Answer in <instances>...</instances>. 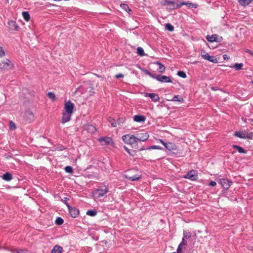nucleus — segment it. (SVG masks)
I'll return each instance as SVG.
<instances>
[{
	"mask_svg": "<svg viewBox=\"0 0 253 253\" xmlns=\"http://www.w3.org/2000/svg\"><path fill=\"white\" fill-rule=\"evenodd\" d=\"M122 140L125 143L130 144L133 148L139 150L135 136L130 134H126L122 136Z\"/></svg>",
	"mask_w": 253,
	"mask_h": 253,
	"instance_id": "nucleus-1",
	"label": "nucleus"
},
{
	"mask_svg": "<svg viewBox=\"0 0 253 253\" xmlns=\"http://www.w3.org/2000/svg\"><path fill=\"white\" fill-rule=\"evenodd\" d=\"M223 58L224 60H228L229 58V56H227V55H226V54H224L223 55Z\"/></svg>",
	"mask_w": 253,
	"mask_h": 253,
	"instance_id": "nucleus-59",
	"label": "nucleus"
},
{
	"mask_svg": "<svg viewBox=\"0 0 253 253\" xmlns=\"http://www.w3.org/2000/svg\"><path fill=\"white\" fill-rule=\"evenodd\" d=\"M163 6H167L166 9L168 10H174L175 2L170 0H163L160 2Z\"/></svg>",
	"mask_w": 253,
	"mask_h": 253,
	"instance_id": "nucleus-7",
	"label": "nucleus"
},
{
	"mask_svg": "<svg viewBox=\"0 0 253 253\" xmlns=\"http://www.w3.org/2000/svg\"><path fill=\"white\" fill-rule=\"evenodd\" d=\"M179 244H182V246L186 247L187 246V242L184 238H183L181 242Z\"/></svg>",
	"mask_w": 253,
	"mask_h": 253,
	"instance_id": "nucleus-51",
	"label": "nucleus"
},
{
	"mask_svg": "<svg viewBox=\"0 0 253 253\" xmlns=\"http://www.w3.org/2000/svg\"><path fill=\"white\" fill-rule=\"evenodd\" d=\"M157 140L159 141L162 144H163L165 142L164 140L161 139H157Z\"/></svg>",
	"mask_w": 253,
	"mask_h": 253,
	"instance_id": "nucleus-60",
	"label": "nucleus"
},
{
	"mask_svg": "<svg viewBox=\"0 0 253 253\" xmlns=\"http://www.w3.org/2000/svg\"><path fill=\"white\" fill-rule=\"evenodd\" d=\"M9 28L11 30H16V23L15 21H10L8 22Z\"/></svg>",
	"mask_w": 253,
	"mask_h": 253,
	"instance_id": "nucleus-32",
	"label": "nucleus"
},
{
	"mask_svg": "<svg viewBox=\"0 0 253 253\" xmlns=\"http://www.w3.org/2000/svg\"><path fill=\"white\" fill-rule=\"evenodd\" d=\"M69 200V198L67 197H64L63 199H61V201L65 204L67 208H68L69 207H70L71 206L68 203V201Z\"/></svg>",
	"mask_w": 253,
	"mask_h": 253,
	"instance_id": "nucleus-44",
	"label": "nucleus"
},
{
	"mask_svg": "<svg viewBox=\"0 0 253 253\" xmlns=\"http://www.w3.org/2000/svg\"><path fill=\"white\" fill-rule=\"evenodd\" d=\"M15 125L14 123H13L12 121L9 122V127L10 129L14 130L15 128Z\"/></svg>",
	"mask_w": 253,
	"mask_h": 253,
	"instance_id": "nucleus-50",
	"label": "nucleus"
},
{
	"mask_svg": "<svg viewBox=\"0 0 253 253\" xmlns=\"http://www.w3.org/2000/svg\"><path fill=\"white\" fill-rule=\"evenodd\" d=\"M219 183L221 184L223 189L228 190L233 182L231 180L227 178H220Z\"/></svg>",
	"mask_w": 253,
	"mask_h": 253,
	"instance_id": "nucleus-5",
	"label": "nucleus"
},
{
	"mask_svg": "<svg viewBox=\"0 0 253 253\" xmlns=\"http://www.w3.org/2000/svg\"><path fill=\"white\" fill-rule=\"evenodd\" d=\"M64 222L63 219L61 217H57L55 219V223L57 225H61Z\"/></svg>",
	"mask_w": 253,
	"mask_h": 253,
	"instance_id": "nucleus-38",
	"label": "nucleus"
},
{
	"mask_svg": "<svg viewBox=\"0 0 253 253\" xmlns=\"http://www.w3.org/2000/svg\"><path fill=\"white\" fill-rule=\"evenodd\" d=\"M234 136L240 138L246 139L247 130L236 131L234 132Z\"/></svg>",
	"mask_w": 253,
	"mask_h": 253,
	"instance_id": "nucleus-15",
	"label": "nucleus"
},
{
	"mask_svg": "<svg viewBox=\"0 0 253 253\" xmlns=\"http://www.w3.org/2000/svg\"><path fill=\"white\" fill-rule=\"evenodd\" d=\"M145 96L151 98V99L154 102L159 101L160 97L157 93H145Z\"/></svg>",
	"mask_w": 253,
	"mask_h": 253,
	"instance_id": "nucleus-14",
	"label": "nucleus"
},
{
	"mask_svg": "<svg viewBox=\"0 0 253 253\" xmlns=\"http://www.w3.org/2000/svg\"><path fill=\"white\" fill-rule=\"evenodd\" d=\"M88 128H87V129H89L92 132H94V130H95L96 129V128L92 125H88Z\"/></svg>",
	"mask_w": 253,
	"mask_h": 253,
	"instance_id": "nucleus-53",
	"label": "nucleus"
},
{
	"mask_svg": "<svg viewBox=\"0 0 253 253\" xmlns=\"http://www.w3.org/2000/svg\"><path fill=\"white\" fill-rule=\"evenodd\" d=\"M88 92L89 93V95H92L94 93V87H93L92 84H91V86L90 87V89H89Z\"/></svg>",
	"mask_w": 253,
	"mask_h": 253,
	"instance_id": "nucleus-52",
	"label": "nucleus"
},
{
	"mask_svg": "<svg viewBox=\"0 0 253 253\" xmlns=\"http://www.w3.org/2000/svg\"><path fill=\"white\" fill-rule=\"evenodd\" d=\"M108 120L109 122V123L111 124V125L113 127L117 126L116 121L113 118L109 117L108 119Z\"/></svg>",
	"mask_w": 253,
	"mask_h": 253,
	"instance_id": "nucleus-37",
	"label": "nucleus"
},
{
	"mask_svg": "<svg viewBox=\"0 0 253 253\" xmlns=\"http://www.w3.org/2000/svg\"><path fill=\"white\" fill-rule=\"evenodd\" d=\"M239 3L242 6L248 5L253 0H238Z\"/></svg>",
	"mask_w": 253,
	"mask_h": 253,
	"instance_id": "nucleus-28",
	"label": "nucleus"
},
{
	"mask_svg": "<svg viewBox=\"0 0 253 253\" xmlns=\"http://www.w3.org/2000/svg\"><path fill=\"white\" fill-rule=\"evenodd\" d=\"M124 148L125 150V151L126 152H127L129 154V155H130L131 156L133 157L135 155V153H136L135 151H134V150L131 151L129 149H128L126 146H124Z\"/></svg>",
	"mask_w": 253,
	"mask_h": 253,
	"instance_id": "nucleus-34",
	"label": "nucleus"
},
{
	"mask_svg": "<svg viewBox=\"0 0 253 253\" xmlns=\"http://www.w3.org/2000/svg\"><path fill=\"white\" fill-rule=\"evenodd\" d=\"M86 214L90 216H94L97 215V211L95 210H89L86 211Z\"/></svg>",
	"mask_w": 253,
	"mask_h": 253,
	"instance_id": "nucleus-30",
	"label": "nucleus"
},
{
	"mask_svg": "<svg viewBox=\"0 0 253 253\" xmlns=\"http://www.w3.org/2000/svg\"><path fill=\"white\" fill-rule=\"evenodd\" d=\"M165 69H166L165 67L162 64L159 65V72L160 73H163V72H164L165 71Z\"/></svg>",
	"mask_w": 253,
	"mask_h": 253,
	"instance_id": "nucleus-46",
	"label": "nucleus"
},
{
	"mask_svg": "<svg viewBox=\"0 0 253 253\" xmlns=\"http://www.w3.org/2000/svg\"><path fill=\"white\" fill-rule=\"evenodd\" d=\"M185 1L180 2L179 3H175L174 4V9L180 8L182 5H185Z\"/></svg>",
	"mask_w": 253,
	"mask_h": 253,
	"instance_id": "nucleus-43",
	"label": "nucleus"
},
{
	"mask_svg": "<svg viewBox=\"0 0 253 253\" xmlns=\"http://www.w3.org/2000/svg\"><path fill=\"white\" fill-rule=\"evenodd\" d=\"M125 121V118L123 117L119 118L116 121L117 125H121V124H123L124 123Z\"/></svg>",
	"mask_w": 253,
	"mask_h": 253,
	"instance_id": "nucleus-45",
	"label": "nucleus"
},
{
	"mask_svg": "<svg viewBox=\"0 0 253 253\" xmlns=\"http://www.w3.org/2000/svg\"><path fill=\"white\" fill-rule=\"evenodd\" d=\"M17 178L18 179V180L19 181H20V180H22V179H21V178H18V177H17Z\"/></svg>",
	"mask_w": 253,
	"mask_h": 253,
	"instance_id": "nucleus-64",
	"label": "nucleus"
},
{
	"mask_svg": "<svg viewBox=\"0 0 253 253\" xmlns=\"http://www.w3.org/2000/svg\"><path fill=\"white\" fill-rule=\"evenodd\" d=\"M47 96L51 99L52 101H54L56 100V96L55 94L52 92H48L47 93Z\"/></svg>",
	"mask_w": 253,
	"mask_h": 253,
	"instance_id": "nucleus-41",
	"label": "nucleus"
},
{
	"mask_svg": "<svg viewBox=\"0 0 253 253\" xmlns=\"http://www.w3.org/2000/svg\"><path fill=\"white\" fill-rule=\"evenodd\" d=\"M126 177L132 181H134L138 180L141 177V175L135 174L132 176H126Z\"/></svg>",
	"mask_w": 253,
	"mask_h": 253,
	"instance_id": "nucleus-23",
	"label": "nucleus"
},
{
	"mask_svg": "<svg viewBox=\"0 0 253 253\" xmlns=\"http://www.w3.org/2000/svg\"><path fill=\"white\" fill-rule=\"evenodd\" d=\"M177 76L182 78L185 79L187 77L186 73L183 71H179L177 73Z\"/></svg>",
	"mask_w": 253,
	"mask_h": 253,
	"instance_id": "nucleus-39",
	"label": "nucleus"
},
{
	"mask_svg": "<svg viewBox=\"0 0 253 253\" xmlns=\"http://www.w3.org/2000/svg\"><path fill=\"white\" fill-rule=\"evenodd\" d=\"M5 55V52L3 48L0 46V56L2 57Z\"/></svg>",
	"mask_w": 253,
	"mask_h": 253,
	"instance_id": "nucleus-54",
	"label": "nucleus"
},
{
	"mask_svg": "<svg viewBox=\"0 0 253 253\" xmlns=\"http://www.w3.org/2000/svg\"><path fill=\"white\" fill-rule=\"evenodd\" d=\"M151 149H159V150H164V149L160 146L152 145L149 147L145 148L144 146H142L139 149V151H142L145 150H151Z\"/></svg>",
	"mask_w": 253,
	"mask_h": 253,
	"instance_id": "nucleus-18",
	"label": "nucleus"
},
{
	"mask_svg": "<svg viewBox=\"0 0 253 253\" xmlns=\"http://www.w3.org/2000/svg\"><path fill=\"white\" fill-rule=\"evenodd\" d=\"M140 69H141V71L143 72L146 75H147L149 76L150 77H151V78H152L153 79L155 78V77H156V74H152V73H151L150 71H149L148 70H147L145 68H140Z\"/></svg>",
	"mask_w": 253,
	"mask_h": 253,
	"instance_id": "nucleus-25",
	"label": "nucleus"
},
{
	"mask_svg": "<svg viewBox=\"0 0 253 253\" xmlns=\"http://www.w3.org/2000/svg\"><path fill=\"white\" fill-rule=\"evenodd\" d=\"M57 149L58 150L61 151L66 149V148L63 145H61L58 146Z\"/></svg>",
	"mask_w": 253,
	"mask_h": 253,
	"instance_id": "nucleus-57",
	"label": "nucleus"
},
{
	"mask_svg": "<svg viewBox=\"0 0 253 253\" xmlns=\"http://www.w3.org/2000/svg\"><path fill=\"white\" fill-rule=\"evenodd\" d=\"M168 144V142H164L162 144L165 146V147L166 148L167 147V145Z\"/></svg>",
	"mask_w": 253,
	"mask_h": 253,
	"instance_id": "nucleus-61",
	"label": "nucleus"
},
{
	"mask_svg": "<svg viewBox=\"0 0 253 253\" xmlns=\"http://www.w3.org/2000/svg\"><path fill=\"white\" fill-rule=\"evenodd\" d=\"M75 108V105L70 100H69L65 103L64 110L65 112L68 114H72L73 113V110Z\"/></svg>",
	"mask_w": 253,
	"mask_h": 253,
	"instance_id": "nucleus-8",
	"label": "nucleus"
},
{
	"mask_svg": "<svg viewBox=\"0 0 253 253\" xmlns=\"http://www.w3.org/2000/svg\"><path fill=\"white\" fill-rule=\"evenodd\" d=\"M72 114H68L67 112H63L62 117L61 123L62 124H65L68 122H69L71 120V116Z\"/></svg>",
	"mask_w": 253,
	"mask_h": 253,
	"instance_id": "nucleus-17",
	"label": "nucleus"
},
{
	"mask_svg": "<svg viewBox=\"0 0 253 253\" xmlns=\"http://www.w3.org/2000/svg\"><path fill=\"white\" fill-rule=\"evenodd\" d=\"M17 253H30V252L27 250L19 249L17 250Z\"/></svg>",
	"mask_w": 253,
	"mask_h": 253,
	"instance_id": "nucleus-49",
	"label": "nucleus"
},
{
	"mask_svg": "<svg viewBox=\"0 0 253 253\" xmlns=\"http://www.w3.org/2000/svg\"><path fill=\"white\" fill-rule=\"evenodd\" d=\"M245 52H247V53H249L251 55L253 56V51H252V50H250L249 49H246L245 50Z\"/></svg>",
	"mask_w": 253,
	"mask_h": 253,
	"instance_id": "nucleus-58",
	"label": "nucleus"
},
{
	"mask_svg": "<svg viewBox=\"0 0 253 253\" xmlns=\"http://www.w3.org/2000/svg\"><path fill=\"white\" fill-rule=\"evenodd\" d=\"M156 64H158V65H160V64H161L162 63L160 62V61H157L156 62Z\"/></svg>",
	"mask_w": 253,
	"mask_h": 253,
	"instance_id": "nucleus-63",
	"label": "nucleus"
},
{
	"mask_svg": "<svg viewBox=\"0 0 253 253\" xmlns=\"http://www.w3.org/2000/svg\"><path fill=\"white\" fill-rule=\"evenodd\" d=\"M23 118L26 122L31 123L34 120V115L32 111L27 110L24 112Z\"/></svg>",
	"mask_w": 253,
	"mask_h": 253,
	"instance_id": "nucleus-6",
	"label": "nucleus"
},
{
	"mask_svg": "<svg viewBox=\"0 0 253 253\" xmlns=\"http://www.w3.org/2000/svg\"><path fill=\"white\" fill-rule=\"evenodd\" d=\"M124 77V75L123 74H121V73H120V74H117L116 76H115V77L118 79H119L120 78H122Z\"/></svg>",
	"mask_w": 253,
	"mask_h": 253,
	"instance_id": "nucleus-55",
	"label": "nucleus"
},
{
	"mask_svg": "<svg viewBox=\"0 0 253 253\" xmlns=\"http://www.w3.org/2000/svg\"><path fill=\"white\" fill-rule=\"evenodd\" d=\"M120 6L122 7V9L125 10L128 13L131 12V9L129 8L128 5L127 4L121 3Z\"/></svg>",
	"mask_w": 253,
	"mask_h": 253,
	"instance_id": "nucleus-31",
	"label": "nucleus"
},
{
	"mask_svg": "<svg viewBox=\"0 0 253 253\" xmlns=\"http://www.w3.org/2000/svg\"><path fill=\"white\" fill-rule=\"evenodd\" d=\"M171 100L173 101H177L180 103H182L184 102L183 98L182 96L178 95H174Z\"/></svg>",
	"mask_w": 253,
	"mask_h": 253,
	"instance_id": "nucleus-27",
	"label": "nucleus"
},
{
	"mask_svg": "<svg viewBox=\"0 0 253 253\" xmlns=\"http://www.w3.org/2000/svg\"><path fill=\"white\" fill-rule=\"evenodd\" d=\"M98 141L102 145H113L114 142L111 138L109 137H101Z\"/></svg>",
	"mask_w": 253,
	"mask_h": 253,
	"instance_id": "nucleus-9",
	"label": "nucleus"
},
{
	"mask_svg": "<svg viewBox=\"0 0 253 253\" xmlns=\"http://www.w3.org/2000/svg\"><path fill=\"white\" fill-rule=\"evenodd\" d=\"M63 252V248L58 245H56L51 250V253H62Z\"/></svg>",
	"mask_w": 253,
	"mask_h": 253,
	"instance_id": "nucleus-19",
	"label": "nucleus"
},
{
	"mask_svg": "<svg viewBox=\"0 0 253 253\" xmlns=\"http://www.w3.org/2000/svg\"><path fill=\"white\" fill-rule=\"evenodd\" d=\"M101 242L103 244H105L107 243V241L106 240H103V241H101Z\"/></svg>",
	"mask_w": 253,
	"mask_h": 253,
	"instance_id": "nucleus-62",
	"label": "nucleus"
},
{
	"mask_svg": "<svg viewBox=\"0 0 253 253\" xmlns=\"http://www.w3.org/2000/svg\"><path fill=\"white\" fill-rule=\"evenodd\" d=\"M165 29L169 32H172L174 31V26L171 24L170 23H167L165 25Z\"/></svg>",
	"mask_w": 253,
	"mask_h": 253,
	"instance_id": "nucleus-29",
	"label": "nucleus"
},
{
	"mask_svg": "<svg viewBox=\"0 0 253 253\" xmlns=\"http://www.w3.org/2000/svg\"><path fill=\"white\" fill-rule=\"evenodd\" d=\"M133 118V121L137 123L144 122L146 119V117L143 115H136Z\"/></svg>",
	"mask_w": 253,
	"mask_h": 253,
	"instance_id": "nucleus-16",
	"label": "nucleus"
},
{
	"mask_svg": "<svg viewBox=\"0 0 253 253\" xmlns=\"http://www.w3.org/2000/svg\"><path fill=\"white\" fill-rule=\"evenodd\" d=\"M246 138L253 139V132H248L247 131Z\"/></svg>",
	"mask_w": 253,
	"mask_h": 253,
	"instance_id": "nucleus-47",
	"label": "nucleus"
},
{
	"mask_svg": "<svg viewBox=\"0 0 253 253\" xmlns=\"http://www.w3.org/2000/svg\"><path fill=\"white\" fill-rule=\"evenodd\" d=\"M155 79L162 83H172V81L169 77L161 74H156Z\"/></svg>",
	"mask_w": 253,
	"mask_h": 253,
	"instance_id": "nucleus-10",
	"label": "nucleus"
},
{
	"mask_svg": "<svg viewBox=\"0 0 253 253\" xmlns=\"http://www.w3.org/2000/svg\"><path fill=\"white\" fill-rule=\"evenodd\" d=\"M104 188H97L95 189L92 192V194L95 198H99L105 195L108 192V188L106 186Z\"/></svg>",
	"mask_w": 253,
	"mask_h": 253,
	"instance_id": "nucleus-2",
	"label": "nucleus"
},
{
	"mask_svg": "<svg viewBox=\"0 0 253 253\" xmlns=\"http://www.w3.org/2000/svg\"><path fill=\"white\" fill-rule=\"evenodd\" d=\"M8 64L5 62H1L0 63V68H7L8 67Z\"/></svg>",
	"mask_w": 253,
	"mask_h": 253,
	"instance_id": "nucleus-48",
	"label": "nucleus"
},
{
	"mask_svg": "<svg viewBox=\"0 0 253 253\" xmlns=\"http://www.w3.org/2000/svg\"><path fill=\"white\" fill-rule=\"evenodd\" d=\"M149 134L147 132L137 134L136 136V141H143L144 142L146 141L149 138Z\"/></svg>",
	"mask_w": 253,
	"mask_h": 253,
	"instance_id": "nucleus-12",
	"label": "nucleus"
},
{
	"mask_svg": "<svg viewBox=\"0 0 253 253\" xmlns=\"http://www.w3.org/2000/svg\"><path fill=\"white\" fill-rule=\"evenodd\" d=\"M232 148L235 149L240 154H246L247 152V151L245 150L242 147L237 145H233Z\"/></svg>",
	"mask_w": 253,
	"mask_h": 253,
	"instance_id": "nucleus-20",
	"label": "nucleus"
},
{
	"mask_svg": "<svg viewBox=\"0 0 253 253\" xmlns=\"http://www.w3.org/2000/svg\"><path fill=\"white\" fill-rule=\"evenodd\" d=\"M69 213L71 217L76 218L80 214V211L79 209L75 207H72L71 206L69 207L68 208Z\"/></svg>",
	"mask_w": 253,
	"mask_h": 253,
	"instance_id": "nucleus-11",
	"label": "nucleus"
},
{
	"mask_svg": "<svg viewBox=\"0 0 253 253\" xmlns=\"http://www.w3.org/2000/svg\"><path fill=\"white\" fill-rule=\"evenodd\" d=\"M216 184V182L214 181H212V180H211L209 184V185L211 186H212V187H213V186H215Z\"/></svg>",
	"mask_w": 253,
	"mask_h": 253,
	"instance_id": "nucleus-56",
	"label": "nucleus"
},
{
	"mask_svg": "<svg viewBox=\"0 0 253 253\" xmlns=\"http://www.w3.org/2000/svg\"><path fill=\"white\" fill-rule=\"evenodd\" d=\"M183 177L192 181H196L198 178V175L195 170L191 169L188 171L185 175H183Z\"/></svg>",
	"mask_w": 253,
	"mask_h": 253,
	"instance_id": "nucleus-3",
	"label": "nucleus"
},
{
	"mask_svg": "<svg viewBox=\"0 0 253 253\" xmlns=\"http://www.w3.org/2000/svg\"><path fill=\"white\" fill-rule=\"evenodd\" d=\"M206 39L209 42H219L222 39V38L221 37L220 39H218V36L216 34H213L211 36L207 35Z\"/></svg>",
	"mask_w": 253,
	"mask_h": 253,
	"instance_id": "nucleus-13",
	"label": "nucleus"
},
{
	"mask_svg": "<svg viewBox=\"0 0 253 253\" xmlns=\"http://www.w3.org/2000/svg\"><path fill=\"white\" fill-rule=\"evenodd\" d=\"M183 237L184 239H189L191 236V234L189 232H187L185 230L183 231Z\"/></svg>",
	"mask_w": 253,
	"mask_h": 253,
	"instance_id": "nucleus-40",
	"label": "nucleus"
},
{
	"mask_svg": "<svg viewBox=\"0 0 253 253\" xmlns=\"http://www.w3.org/2000/svg\"><path fill=\"white\" fill-rule=\"evenodd\" d=\"M186 249V247L182 246V244H179L177 249V252L178 253H192L193 250L192 249H190L188 252L186 253H184V251Z\"/></svg>",
	"mask_w": 253,
	"mask_h": 253,
	"instance_id": "nucleus-21",
	"label": "nucleus"
},
{
	"mask_svg": "<svg viewBox=\"0 0 253 253\" xmlns=\"http://www.w3.org/2000/svg\"><path fill=\"white\" fill-rule=\"evenodd\" d=\"M243 66V63H236L234 64H232L230 67L232 68H234L236 71H239V70L242 69Z\"/></svg>",
	"mask_w": 253,
	"mask_h": 253,
	"instance_id": "nucleus-24",
	"label": "nucleus"
},
{
	"mask_svg": "<svg viewBox=\"0 0 253 253\" xmlns=\"http://www.w3.org/2000/svg\"><path fill=\"white\" fill-rule=\"evenodd\" d=\"M185 5H186L189 8H196L198 7V5L196 3H191L188 1L185 2Z\"/></svg>",
	"mask_w": 253,
	"mask_h": 253,
	"instance_id": "nucleus-35",
	"label": "nucleus"
},
{
	"mask_svg": "<svg viewBox=\"0 0 253 253\" xmlns=\"http://www.w3.org/2000/svg\"><path fill=\"white\" fill-rule=\"evenodd\" d=\"M22 14L24 19L25 21H28L30 20V15L28 11H23L22 12Z\"/></svg>",
	"mask_w": 253,
	"mask_h": 253,
	"instance_id": "nucleus-33",
	"label": "nucleus"
},
{
	"mask_svg": "<svg viewBox=\"0 0 253 253\" xmlns=\"http://www.w3.org/2000/svg\"><path fill=\"white\" fill-rule=\"evenodd\" d=\"M201 55L203 59L207 60L213 63H217L218 62V60L215 56L210 55L204 50H202L201 51Z\"/></svg>",
	"mask_w": 253,
	"mask_h": 253,
	"instance_id": "nucleus-4",
	"label": "nucleus"
},
{
	"mask_svg": "<svg viewBox=\"0 0 253 253\" xmlns=\"http://www.w3.org/2000/svg\"><path fill=\"white\" fill-rule=\"evenodd\" d=\"M137 53L140 56H143L145 55L144 51L141 47H138L137 48Z\"/></svg>",
	"mask_w": 253,
	"mask_h": 253,
	"instance_id": "nucleus-36",
	"label": "nucleus"
},
{
	"mask_svg": "<svg viewBox=\"0 0 253 253\" xmlns=\"http://www.w3.org/2000/svg\"><path fill=\"white\" fill-rule=\"evenodd\" d=\"M166 148L169 151L177 150V146L173 143L168 142Z\"/></svg>",
	"mask_w": 253,
	"mask_h": 253,
	"instance_id": "nucleus-22",
	"label": "nucleus"
},
{
	"mask_svg": "<svg viewBox=\"0 0 253 253\" xmlns=\"http://www.w3.org/2000/svg\"><path fill=\"white\" fill-rule=\"evenodd\" d=\"M2 178L3 180L5 181H9L12 178V176L11 174L9 172H6L2 176Z\"/></svg>",
	"mask_w": 253,
	"mask_h": 253,
	"instance_id": "nucleus-26",
	"label": "nucleus"
},
{
	"mask_svg": "<svg viewBox=\"0 0 253 253\" xmlns=\"http://www.w3.org/2000/svg\"><path fill=\"white\" fill-rule=\"evenodd\" d=\"M65 171L69 173H72L73 172V169L71 166H68L65 167Z\"/></svg>",
	"mask_w": 253,
	"mask_h": 253,
	"instance_id": "nucleus-42",
	"label": "nucleus"
}]
</instances>
